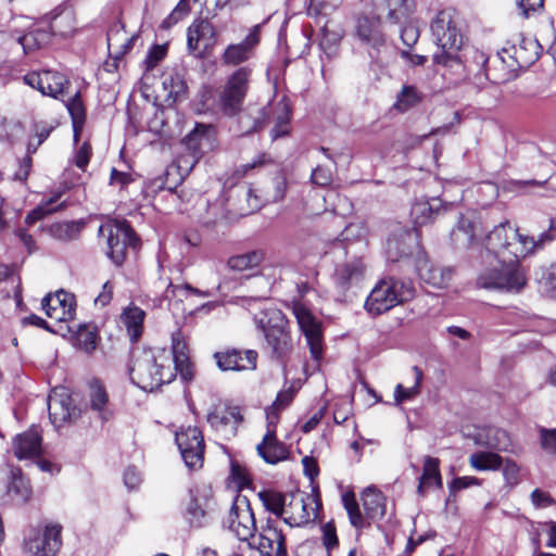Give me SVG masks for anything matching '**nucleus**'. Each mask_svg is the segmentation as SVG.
Instances as JSON below:
<instances>
[{"label": "nucleus", "instance_id": "obj_62", "mask_svg": "<svg viewBox=\"0 0 556 556\" xmlns=\"http://www.w3.org/2000/svg\"><path fill=\"white\" fill-rule=\"evenodd\" d=\"M231 478L238 483L239 488H245L251 484V477L248 469L238 462H231Z\"/></svg>", "mask_w": 556, "mask_h": 556}, {"label": "nucleus", "instance_id": "obj_8", "mask_svg": "<svg viewBox=\"0 0 556 556\" xmlns=\"http://www.w3.org/2000/svg\"><path fill=\"white\" fill-rule=\"evenodd\" d=\"M251 73V68L242 66L227 79L219 94V105L225 115L235 116L241 111L249 90Z\"/></svg>", "mask_w": 556, "mask_h": 556}, {"label": "nucleus", "instance_id": "obj_43", "mask_svg": "<svg viewBox=\"0 0 556 556\" xmlns=\"http://www.w3.org/2000/svg\"><path fill=\"white\" fill-rule=\"evenodd\" d=\"M289 493H281L276 490H263L258 492V498L266 510L281 518Z\"/></svg>", "mask_w": 556, "mask_h": 556}, {"label": "nucleus", "instance_id": "obj_63", "mask_svg": "<svg viewBox=\"0 0 556 556\" xmlns=\"http://www.w3.org/2000/svg\"><path fill=\"white\" fill-rule=\"evenodd\" d=\"M323 531V544L327 551H331L338 546L339 540L337 530L332 521L325 523L321 528Z\"/></svg>", "mask_w": 556, "mask_h": 556}, {"label": "nucleus", "instance_id": "obj_18", "mask_svg": "<svg viewBox=\"0 0 556 556\" xmlns=\"http://www.w3.org/2000/svg\"><path fill=\"white\" fill-rule=\"evenodd\" d=\"M61 533L62 526L50 522L42 532H36L25 542V548L34 556H55L62 546Z\"/></svg>", "mask_w": 556, "mask_h": 556}, {"label": "nucleus", "instance_id": "obj_60", "mask_svg": "<svg viewBox=\"0 0 556 556\" xmlns=\"http://www.w3.org/2000/svg\"><path fill=\"white\" fill-rule=\"evenodd\" d=\"M53 233L56 238L68 241L78 237L79 227L75 223L58 224L53 228Z\"/></svg>", "mask_w": 556, "mask_h": 556}, {"label": "nucleus", "instance_id": "obj_39", "mask_svg": "<svg viewBox=\"0 0 556 556\" xmlns=\"http://www.w3.org/2000/svg\"><path fill=\"white\" fill-rule=\"evenodd\" d=\"M363 507L370 519L382 518L386 514V498L375 488H367L362 496Z\"/></svg>", "mask_w": 556, "mask_h": 556}, {"label": "nucleus", "instance_id": "obj_50", "mask_svg": "<svg viewBox=\"0 0 556 556\" xmlns=\"http://www.w3.org/2000/svg\"><path fill=\"white\" fill-rule=\"evenodd\" d=\"M413 371L415 375V382H414L413 387L405 388L401 383H399L395 387L394 400H395L396 404H401L405 401L413 400L414 397H416L419 394L420 384H421L424 375H422L421 369L417 366L413 367Z\"/></svg>", "mask_w": 556, "mask_h": 556}, {"label": "nucleus", "instance_id": "obj_61", "mask_svg": "<svg viewBox=\"0 0 556 556\" xmlns=\"http://www.w3.org/2000/svg\"><path fill=\"white\" fill-rule=\"evenodd\" d=\"M165 46L154 45L153 47H151L144 59L146 71L153 70L159 64V62L165 58Z\"/></svg>", "mask_w": 556, "mask_h": 556}, {"label": "nucleus", "instance_id": "obj_30", "mask_svg": "<svg viewBox=\"0 0 556 556\" xmlns=\"http://www.w3.org/2000/svg\"><path fill=\"white\" fill-rule=\"evenodd\" d=\"M240 135L247 136L260 131L267 123L269 113L266 106L250 104L238 113Z\"/></svg>", "mask_w": 556, "mask_h": 556}, {"label": "nucleus", "instance_id": "obj_31", "mask_svg": "<svg viewBox=\"0 0 556 556\" xmlns=\"http://www.w3.org/2000/svg\"><path fill=\"white\" fill-rule=\"evenodd\" d=\"M446 207L440 198L420 199L412 205L410 216L415 225L422 226L434 220Z\"/></svg>", "mask_w": 556, "mask_h": 556}, {"label": "nucleus", "instance_id": "obj_3", "mask_svg": "<svg viewBox=\"0 0 556 556\" xmlns=\"http://www.w3.org/2000/svg\"><path fill=\"white\" fill-rule=\"evenodd\" d=\"M430 30L439 48V51L433 54V62L450 67L460 64L459 50L463 47L464 35L455 10L439 11L430 23Z\"/></svg>", "mask_w": 556, "mask_h": 556}, {"label": "nucleus", "instance_id": "obj_34", "mask_svg": "<svg viewBox=\"0 0 556 556\" xmlns=\"http://www.w3.org/2000/svg\"><path fill=\"white\" fill-rule=\"evenodd\" d=\"M476 445L495 451H507L510 442L508 433L496 427H483L477 429L472 437Z\"/></svg>", "mask_w": 556, "mask_h": 556}, {"label": "nucleus", "instance_id": "obj_29", "mask_svg": "<svg viewBox=\"0 0 556 556\" xmlns=\"http://www.w3.org/2000/svg\"><path fill=\"white\" fill-rule=\"evenodd\" d=\"M378 13L386 12V20L391 24H401L415 11L416 0H372Z\"/></svg>", "mask_w": 556, "mask_h": 556}, {"label": "nucleus", "instance_id": "obj_49", "mask_svg": "<svg viewBox=\"0 0 556 556\" xmlns=\"http://www.w3.org/2000/svg\"><path fill=\"white\" fill-rule=\"evenodd\" d=\"M163 88L174 101L182 97L187 91V84L184 76L178 72H170L163 78Z\"/></svg>", "mask_w": 556, "mask_h": 556}, {"label": "nucleus", "instance_id": "obj_16", "mask_svg": "<svg viewBox=\"0 0 556 556\" xmlns=\"http://www.w3.org/2000/svg\"><path fill=\"white\" fill-rule=\"evenodd\" d=\"M206 421L216 433L229 440L237 434L243 416L239 406L214 405L206 415Z\"/></svg>", "mask_w": 556, "mask_h": 556}, {"label": "nucleus", "instance_id": "obj_54", "mask_svg": "<svg viewBox=\"0 0 556 556\" xmlns=\"http://www.w3.org/2000/svg\"><path fill=\"white\" fill-rule=\"evenodd\" d=\"M67 109V112L72 118V124L85 125L86 122V110L83 103L80 92L77 91L73 97H71L67 101L64 102Z\"/></svg>", "mask_w": 556, "mask_h": 556}, {"label": "nucleus", "instance_id": "obj_38", "mask_svg": "<svg viewBox=\"0 0 556 556\" xmlns=\"http://www.w3.org/2000/svg\"><path fill=\"white\" fill-rule=\"evenodd\" d=\"M554 231H556V229H551L549 227L548 230L542 232L538 239L534 237L521 235L520 247L518 250L511 251L514 256L526 257L535 253L536 250L543 249L545 244L554 240Z\"/></svg>", "mask_w": 556, "mask_h": 556}, {"label": "nucleus", "instance_id": "obj_15", "mask_svg": "<svg viewBox=\"0 0 556 556\" xmlns=\"http://www.w3.org/2000/svg\"><path fill=\"white\" fill-rule=\"evenodd\" d=\"M224 526L239 540L248 541L256 531L254 513L247 498L237 500L228 514Z\"/></svg>", "mask_w": 556, "mask_h": 556}, {"label": "nucleus", "instance_id": "obj_37", "mask_svg": "<svg viewBox=\"0 0 556 556\" xmlns=\"http://www.w3.org/2000/svg\"><path fill=\"white\" fill-rule=\"evenodd\" d=\"M478 224L466 216H460L456 227L451 232V239L456 248H470L476 242Z\"/></svg>", "mask_w": 556, "mask_h": 556}, {"label": "nucleus", "instance_id": "obj_14", "mask_svg": "<svg viewBox=\"0 0 556 556\" xmlns=\"http://www.w3.org/2000/svg\"><path fill=\"white\" fill-rule=\"evenodd\" d=\"M176 443L187 467L190 469L202 467L204 439L199 428L191 426L182 428L176 432Z\"/></svg>", "mask_w": 556, "mask_h": 556}, {"label": "nucleus", "instance_id": "obj_4", "mask_svg": "<svg viewBox=\"0 0 556 556\" xmlns=\"http://www.w3.org/2000/svg\"><path fill=\"white\" fill-rule=\"evenodd\" d=\"M414 292V285L410 280L383 278L372 288L364 307L369 314L378 316L413 299Z\"/></svg>", "mask_w": 556, "mask_h": 556}, {"label": "nucleus", "instance_id": "obj_19", "mask_svg": "<svg viewBox=\"0 0 556 556\" xmlns=\"http://www.w3.org/2000/svg\"><path fill=\"white\" fill-rule=\"evenodd\" d=\"M366 266L361 257H352L336 266L332 280L339 293L344 295L365 278Z\"/></svg>", "mask_w": 556, "mask_h": 556}, {"label": "nucleus", "instance_id": "obj_13", "mask_svg": "<svg viewBox=\"0 0 556 556\" xmlns=\"http://www.w3.org/2000/svg\"><path fill=\"white\" fill-rule=\"evenodd\" d=\"M293 315L296 319L300 330L306 339L312 357L319 362L324 354V342L321 325L313 313L303 304L294 303L292 306Z\"/></svg>", "mask_w": 556, "mask_h": 556}, {"label": "nucleus", "instance_id": "obj_46", "mask_svg": "<svg viewBox=\"0 0 556 556\" xmlns=\"http://www.w3.org/2000/svg\"><path fill=\"white\" fill-rule=\"evenodd\" d=\"M291 118V109L288 101L283 98L276 104V124L271 129V139L276 140L289 134V122Z\"/></svg>", "mask_w": 556, "mask_h": 556}, {"label": "nucleus", "instance_id": "obj_59", "mask_svg": "<svg viewBox=\"0 0 556 556\" xmlns=\"http://www.w3.org/2000/svg\"><path fill=\"white\" fill-rule=\"evenodd\" d=\"M539 282L545 292L556 291V265L542 268Z\"/></svg>", "mask_w": 556, "mask_h": 556}, {"label": "nucleus", "instance_id": "obj_32", "mask_svg": "<svg viewBox=\"0 0 556 556\" xmlns=\"http://www.w3.org/2000/svg\"><path fill=\"white\" fill-rule=\"evenodd\" d=\"M48 409L49 418L56 428L61 427L63 422L76 419L78 416V410L72 405V399L68 395H49Z\"/></svg>", "mask_w": 556, "mask_h": 556}, {"label": "nucleus", "instance_id": "obj_51", "mask_svg": "<svg viewBox=\"0 0 556 556\" xmlns=\"http://www.w3.org/2000/svg\"><path fill=\"white\" fill-rule=\"evenodd\" d=\"M293 400L291 391H281L277 394L273 404L265 409L266 421L269 425H277L280 412L286 408Z\"/></svg>", "mask_w": 556, "mask_h": 556}, {"label": "nucleus", "instance_id": "obj_41", "mask_svg": "<svg viewBox=\"0 0 556 556\" xmlns=\"http://www.w3.org/2000/svg\"><path fill=\"white\" fill-rule=\"evenodd\" d=\"M439 458L426 456L424 460L422 475L419 478L417 493L421 496L425 495L426 486H429L431 481H434L438 488L442 486V477L440 473Z\"/></svg>", "mask_w": 556, "mask_h": 556}, {"label": "nucleus", "instance_id": "obj_27", "mask_svg": "<svg viewBox=\"0 0 556 556\" xmlns=\"http://www.w3.org/2000/svg\"><path fill=\"white\" fill-rule=\"evenodd\" d=\"M415 270L419 278L428 285L442 288L446 286L452 276L450 268H439L430 263L424 250L416 253Z\"/></svg>", "mask_w": 556, "mask_h": 556}, {"label": "nucleus", "instance_id": "obj_7", "mask_svg": "<svg viewBox=\"0 0 556 556\" xmlns=\"http://www.w3.org/2000/svg\"><path fill=\"white\" fill-rule=\"evenodd\" d=\"M99 235L106 238V255L117 266L124 263L128 247H134L138 241L125 220L101 225Z\"/></svg>", "mask_w": 556, "mask_h": 556}, {"label": "nucleus", "instance_id": "obj_56", "mask_svg": "<svg viewBox=\"0 0 556 556\" xmlns=\"http://www.w3.org/2000/svg\"><path fill=\"white\" fill-rule=\"evenodd\" d=\"M420 100L419 92L413 86H404L397 96L395 106L400 111H407Z\"/></svg>", "mask_w": 556, "mask_h": 556}, {"label": "nucleus", "instance_id": "obj_28", "mask_svg": "<svg viewBox=\"0 0 556 556\" xmlns=\"http://www.w3.org/2000/svg\"><path fill=\"white\" fill-rule=\"evenodd\" d=\"M173 362V368L176 375L188 381L193 378L192 365L189 358V349L181 331L172 334V351H168Z\"/></svg>", "mask_w": 556, "mask_h": 556}, {"label": "nucleus", "instance_id": "obj_48", "mask_svg": "<svg viewBox=\"0 0 556 556\" xmlns=\"http://www.w3.org/2000/svg\"><path fill=\"white\" fill-rule=\"evenodd\" d=\"M262 251H250L243 254L231 256L228 260V266L232 270L243 271L257 267L263 261Z\"/></svg>", "mask_w": 556, "mask_h": 556}, {"label": "nucleus", "instance_id": "obj_24", "mask_svg": "<svg viewBox=\"0 0 556 556\" xmlns=\"http://www.w3.org/2000/svg\"><path fill=\"white\" fill-rule=\"evenodd\" d=\"M260 25L253 26L247 37L239 43H231L225 49L222 61L228 66H237L249 61L260 43Z\"/></svg>", "mask_w": 556, "mask_h": 556}, {"label": "nucleus", "instance_id": "obj_58", "mask_svg": "<svg viewBox=\"0 0 556 556\" xmlns=\"http://www.w3.org/2000/svg\"><path fill=\"white\" fill-rule=\"evenodd\" d=\"M342 0H311L308 11L316 15H328L340 7Z\"/></svg>", "mask_w": 556, "mask_h": 556}, {"label": "nucleus", "instance_id": "obj_11", "mask_svg": "<svg viewBox=\"0 0 556 556\" xmlns=\"http://www.w3.org/2000/svg\"><path fill=\"white\" fill-rule=\"evenodd\" d=\"M321 504L318 498L290 492L281 519L290 527H304L317 518Z\"/></svg>", "mask_w": 556, "mask_h": 556}, {"label": "nucleus", "instance_id": "obj_25", "mask_svg": "<svg viewBox=\"0 0 556 556\" xmlns=\"http://www.w3.org/2000/svg\"><path fill=\"white\" fill-rule=\"evenodd\" d=\"M41 306L48 317L58 321H67L75 315V296L64 290L58 291L55 294L47 295L41 301Z\"/></svg>", "mask_w": 556, "mask_h": 556}, {"label": "nucleus", "instance_id": "obj_17", "mask_svg": "<svg viewBox=\"0 0 556 556\" xmlns=\"http://www.w3.org/2000/svg\"><path fill=\"white\" fill-rule=\"evenodd\" d=\"M422 250L419 244V235L416 229H400L393 232L387 240L386 254L390 262L414 258L416 253Z\"/></svg>", "mask_w": 556, "mask_h": 556}, {"label": "nucleus", "instance_id": "obj_26", "mask_svg": "<svg viewBox=\"0 0 556 556\" xmlns=\"http://www.w3.org/2000/svg\"><path fill=\"white\" fill-rule=\"evenodd\" d=\"M276 426L267 424V431L262 442L256 445L258 456L270 465H276L289 458V450L277 439Z\"/></svg>", "mask_w": 556, "mask_h": 556}, {"label": "nucleus", "instance_id": "obj_20", "mask_svg": "<svg viewBox=\"0 0 556 556\" xmlns=\"http://www.w3.org/2000/svg\"><path fill=\"white\" fill-rule=\"evenodd\" d=\"M213 357L222 371L254 370L257 363V352L254 350L227 349L215 352Z\"/></svg>", "mask_w": 556, "mask_h": 556}, {"label": "nucleus", "instance_id": "obj_44", "mask_svg": "<svg viewBox=\"0 0 556 556\" xmlns=\"http://www.w3.org/2000/svg\"><path fill=\"white\" fill-rule=\"evenodd\" d=\"M51 34L45 25H38L20 38L23 50L27 53L47 45Z\"/></svg>", "mask_w": 556, "mask_h": 556}, {"label": "nucleus", "instance_id": "obj_22", "mask_svg": "<svg viewBox=\"0 0 556 556\" xmlns=\"http://www.w3.org/2000/svg\"><path fill=\"white\" fill-rule=\"evenodd\" d=\"M26 85L37 89L43 96L58 99L63 93L64 86L68 80L63 74L52 71H42L41 73L31 72L23 77Z\"/></svg>", "mask_w": 556, "mask_h": 556}, {"label": "nucleus", "instance_id": "obj_47", "mask_svg": "<svg viewBox=\"0 0 556 556\" xmlns=\"http://www.w3.org/2000/svg\"><path fill=\"white\" fill-rule=\"evenodd\" d=\"M51 35L66 37L74 30V17L70 11H63L51 17L49 24L45 25Z\"/></svg>", "mask_w": 556, "mask_h": 556}, {"label": "nucleus", "instance_id": "obj_64", "mask_svg": "<svg viewBox=\"0 0 556 556\" xmlns=\"http://www.w3.org/2000/svg\"><path fill=\"white\" fill-rule=\"evenodd\" d=\"M77 341L79 346L86 352H90L96 349V334L88 330L85 325L79 326Z\"/></svg>", "mask_w": 556, "mask_h": 556}, {"label": "nucleus", "instance_id": "obj_6", "mask_svg": "<svg viewBox=\"0 0 556 556\" xmlns=\"http://www.w3.org/2000/svg\"><path fill=\"white\" fill-rule=\"evenodd\" d=\"M211 491L204 486H191L181 501V516L190 528L200 529L211 521Z\"/></svg>", "mask_w": 556, "mask_h": 556}, {"label": "nucleus", "instance_id": "obj_23", "mask_svg": "<svg viewBox=\"0 0 556 556\" xmlns=\"http://www.w3.org/2000/svg\"><path fill=\"white\" fill-rule=\"evenodd\" d=\"M257 551L260 556H288L286 536L276 520L268 519L262 528Z\"/></svg>", "mask_w": 556, "mask_h": 556}, {"label": "nucleus", "instance_id": "obj_5", "mask_svg": "<svg viewBox=\"0 0 556 556\" xmlns=\"http://www.w3.org/2000/svg\"><path fill=\"white\" fill-rule=\"evenodd\" d=\"M256 327L263 332L273 356L283 358L292 350L288 319L275 307L261 311L254 316Z\"/></svg>", "mask_w": 556, "mask_h": 556}, {"label": "nucleus", "instance_id": "obj_40", "mask_svg": "<svg viewBox=\"0 0 556 556\" xmlns=\"http://www.w3.org/2000/svg\"><path fill=\"white\" fill-rule=\"evenodd\" d=\"M89 397L91 409L99 413V417L102 421H108L112 416L111 412L106 408L109 396L99 380H92L90 382Z\"/></svg>", "mask_w": 556, "mask_h": 556}, {"label": "nucleus", "instance_id": "obj_55", "mask_svg": "<svg viewBox=\"0 0 556 556\" xmlns=\"http://www.w3.org/2000/svg\"><path fill=\"white\" fill-rule=\"evenodd\" d=\"M8 492L15 494L23 500H27L30 496V489L27 480L23 477L21 470L12 471L11 479L8 483Z\"/></svg>", "mask_w": 556, "mask_h": 556}, {"label": "nucleus", "instance_id": "obj_12", "mask_svg": "<svg viewBox=\"0 0 556 556\" xmlns=\"http://www.w3.org/2000/svg\"><path fill=\"white\" fill-rule=\"evenodd\" d=\"M356 36L367 46L370 58L379 61L389 50L387 38L381 28L380 16L361 15L356 21Z\"/></svg>", "mask_w": 556, "mask_h": 556}, {"label": "nucleus", "instance_id": "obj_21", "mask_svg": "<svg viewBox=\"0 0 556 556\" xmlns=\"http://www.w3.org/2000/svg\"><path fill=\"white\" fill-rule=\"evenodd\" d=\"M521 257L503 258L500 281L496 291L517 294L527 286V276L519 260Z\"/></svg>", "mask_w": 556, "mask_h": 556}, {"label": "nucleus", "instance_id": "obj_57", "mask_svg": "<svg viewBox=\"0 0 556 556\" xmlns=\"http://www.w3.org/2000/svg\"><path fill=\"white\" fill-rule=\"evenodd\" d=\"M545 0H519L517 2L520 15L525 18L535 17L543 13Z\"/></svg>", "mask_w": 556, "mask_h": 556}, {"label": "nucleus", "instance_id": "obj_36", "mask_svg": "<svg viewBox=\"0 0 556 556\" xmlns=\"http://www.w3.org/2000/svg\"><path fill=\"white\" fill-rule=\"evenodd\" d=\"M126 31L124 25L121 22L114 23L108 30L106 41L109 55L112 62H105V70L108 72H114L118 68V62L122 61V40L125 39Z\"/></svg>", "mask_w": 556, "mask_h": 556}, {"label": "nucleus", "instance_id": "obj_33", "mask_svg": "<svg viewBox=\"0 0 556 556\" xmlns=\"http://www.w3.org/2000/svg\"><path fill=\"white\" fill-rule=\"evenodd\" d=\"M41 441V435L35 428L17 434L13 442L14 455L18 459L33 458L40 455Z\"/></svg>", "mask_w": 556, "mask_h": 556}, {"label": "nucleus", "instance_id": "obj_10", "mask_svg": "<svg viewBox=\"0 0 556 556\" xmlns=\"http://www.w3.org/2000/svg\"><path fill=\"white\" fill-rule=\"evenodd\" d=\"M215 140L216 138L214 127L212 125L198 123L194 129L190 131L182 140V143L191 153V160L189 161L186 157H181L178 161L177 166H170L168 168L167 176L172 175L173 170L178 172L182 167L181 163L187 165L185 168L186 172L191 169L204 153L213 150Z\"/></svg>", "mask_w": 556, "mask_h": 556}, {"label": "nucleus", "instance_id": "obj_42", "mask_svg": "<svg viewBox=\"0 0 556 556\" xmlns=\"http://www.w3.org/2000/svg\"><path fill=\"white\" fill-rule=\"evenodd\" d=\"M144 317L146 313L140 307L129 306L124 309L121 318L131 341H137L140 338Z\"/></svg>", "mask_w": 556, "mask_h": 556}, {"label": "nucleus", "instance_id": "obj_53", "mask_svg": "<svg viewBox=\"0 0 556 556\" xmlns=\"http://www.w3.org/2000/svg\"><path fill=\"white\" fill-rule=\"evenodd\" d=\"M342 502L348 513L351 525L354 528L362 529L365 527L364 517L359 510L358 503L353 493H345L342 495Z\"/></svg>", "mask_w": 556, "mask_h": 556}, {"label": "nucleus", "instance_id": "obj_35", "mask_svg": "<svg viewBox=\"0 0 556 556\" xmlns=\"http://www.w3.org/2000/svg\"><path fill=\"white\" fill-rule=\"evenodd\" d=\"M503 258L497 256L485 257L482 255V267L476 277V286L479 289L496 291L500 281Z\"/></svg>", "mask_w": 556, "mask_h": 556}, {"label": "nucleus", "instance_id": "obj_2", "mask_svg": "<svg viewBox=\"0 0 556 556\" xmlns=\"http://www.w3.org/2000/svg\"><path fill=\"white\" fill-rule=\"evenodd\" d=\"M172 361L166 349H135L128 367L131 382L150 392L170 383L176 377Z\"/></svg>", "mask_w": 556, "mask_h": 556}, {"label": "nucleus", "instance_id": "obj_52", "mask_svg": "<svg viewBox=\"0 0 556 556\" xmlns=\"http://www.w3.org/2000/svg\"><path fill=\"white\" fill-rule=\"evenodd\" d=\"M59 199L60 193H56L53 197L49 198L47 201L41 202L36 208H34L30 213L27 214L25 223L31 225L35 222L42 219L47 215L62 208L64 206V203H61L59 206H53V204L56 203Z\"/></svg>", "mask_w": 556, "mask_h": 556}, {"label": "nucleus", "instance_id": "obj_45", "mask_svg": "<svg viewBox=\"0 0 556 556\" xmlns=\"http://www.w3.org/2000/svg\"><path fill=\"white\" fill-rule=\"evenodd\" d=\"M469 464L478 471L497 470L503 465V458L494 452H477L470 455Z\"/></svg>", "mask_w": 556, "mask_h": 556}, {"label": "nucleus", "instance_id": "obj_1", "mask_svg": "<svg viewBox=\"0 0 556 556\" xmlns=\"http://www.w3.org/2000/svg\"><path fill=\"white\" fill-rule=\"evenodd\" d=\"M473 60L480 70H483L485 77L493 84H504L516 77L520 68H528L540 56V45L535 39L526 38L521 34L498 51L493 60L500 63L501 68H488L489 58L481 51L475 50Z\"/></svg>", "mask_w": 556, "mask_h": 556}, {"label": "nucleus", "instance_id": "obj_9", "mask_svg": "<svg viewBox=\"0 0 556 556\" xmlns=\"http://www.w3.org/2000/svg\"><path fill=\"white\" fill-rule=\"evenodd\" d=\"M521 233L514 228L509 222L495 226L484 238L485 257L497 256L498 258H511V251L520 247Z\"/></svg>", "mask_w": 556, "mask_h": 556}]
</instances>
